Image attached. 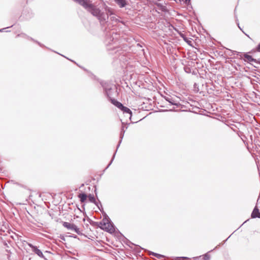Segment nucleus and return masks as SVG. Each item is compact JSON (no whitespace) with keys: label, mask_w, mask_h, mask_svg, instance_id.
<instances>
[{"label":"nucleus","mask_w":260,"mask_h":260,"mask_svg":"<svg viewBox=\"0 0 260 260\" xmlns=\"http://www.w3.org/2000/svg\"><path fill=\"white\" fill-rule=\"evenodd\" d=\"M164 257H165V256L164 255H162V254H159V253H157V256H156V257H157L158 259H160V258H163Z\"/></svg>","instance_id":"nucleus-23"},{"label":"nucleus","mask_w":260,"mask_h":260,"mask_svg":"<svg viewBox=\"0 0 260 260\" xmlns=\"http://www.w3.org/2000/svg\"><path fill=\"white\" fill-rule=\"evenodd\" d=\"M252 218H260V212L257 206H255L251 214Z\"/></svg>","instance_id":"nucleus-13"},{"label":"nucleus","mask_w":260,"mask_h":260,"mask_svg":"<svg viewBox=\"0 0 260 260\" xmlns=\"http://www.w3.org/2000/svg\"><path fill=\"white\" fill-rule=\"evenodd\" d=\"M190 1L191 0H185V3H186V4L189 5L190 4Z\"/></svg>","instance_id":"nucleus-27"},{"label":"nucleus","mask_w":260,"mask_h":260,"mask_svg":"<svg viewBox=\"0 0 260 260\" xmlns=\"http://www.w3.org/2000/svg\"><path fill=\"white\" fill-rule=\"evenodd\" d=\"M57 54H58V52H57ZM60 55H61V56H63V57H65L64 55H61V54H60Z\"/></svg>","instance_id":"nucleus-40"},{"label":"nucleus","mask_w":260,"mask_h":260,"mask_svg":"<svg viewBox=\"0 0 260 260\" xmlns=\"http://www.w3.org/2000/svg\"><path fill=\"white\" fill-rule=\"evenodd\" d=\"M103 216H104V217H103V220H102V221H101L100 222L94 221L92 220L89 218H88L87 221L89 222V223L91 225H93V226H99L100 225L106 226V222H108L109 220L110 219L109 217V216L106 214V213H104V214H103Z\"/></svg>","instance_id":"nucleus-7"},{"label":"nucleus","mask_w":260,"mask_h":260,"mask_svg":"<svg viewBox=\"0 0 260 260\" xmlns=\"http://www.w3.org/2000/svg\"><path fill=\"white\" fill-rule=\"evenodd\" d=\"M107 38L106 39V43L107 45H113L116 44V42L118 41V34L114 33V31L110 32L109 35H107Z\"/></svg>","instance_id":"nucleus-8"},{"label":"nucleus","mask_w":260,"mask_h":260,"mask_svg":"<svg viewBox=\"0 0 260 260\" xmlns=\"http://www.w3.org/2000/svg\"><path fill=\"white\" fill-rule=\"evenodd\" d=\"M94 192H95V196H97V192H96V188H95Z\"/></svg>","instance_id":"nucleus-37"},{"label":"nucleus","mask_w":260,"mask_h":260,"mask_svg":"<svg viewBox=\"0 0 260 260\" xmlns=\"http://www.w3.org/2000/svg\"><path fill=\"white\" fill-rule=\"evenodd\" d=\"M97 207L100 210V211L103 213V214H104V213H105L104 211V209H103V207L102 206V207H101L100 204H99V207Z\"/></svg>","instance_id":"nucleus-22"},{"label":"nucleus","mask_w":260,"mask_h":260,"mask_svg":"<svg viewBox=\"0 0 260 260\" xmlns=\"http://www.w3.org/2000/svg\"><path fill=\"white\" fill-rule=\"evenodd\" d=\"M243 32L247 37H248L250 39H251V38L249 37V36L246 33H245L244 31H243Z\"/></svg>","instance_id":"nucleus-30"},{"label":"nucleus","mask_w":260,"mask_h":260,"mask_svg":"<svg viewBox=\"0 0 260 260\" xmlns=\"http://www.w3.org/2000/svg\"><path fill=\"white\" fill-rule=\"evenodd\" d=\"M70 237L75 238V239L78 238L77 236L76 235H72L70 236Z\"/></svg>","instance_id":"nucleus-28"},{"label":"nucleus","mask_w":260,"mask_h":260,"mask_svg":"<svg viewBox=\"0 0 260 260\" xmlns=\"http://www.w3.org/2000/svg\"><path fill=\"white\" fill-rule=\"evenodd\" d=\"M84 186V184H81V185L80 186V188L83 187Z\"/></svg>","instance_id":"nucleus-39"},{"label":"nucleus","mask_w":260,"mask_h":260,"mask_svg":"<svg viewBox=\"0 0 260 260\" xmlns=\"http://www.w3.org/2000/svg\"><path fill=\"white\" fill-rule=\"evenodd\" d=\"M34 13L31 10L29 9H23L20 18L24 20H29L34 17Z\"/></svg>","instance_id":"nucleus-10"},{"label":"nucleus","mask_w":260,"mask_h":260,"mask_svg":"<svg viewBox=\"0 0 260 260\" xmlns=\"http://www.w3.org/2000/svg\"><path fill=\"white\" fill-rule=\"evenodd\" d=\"M17 37H25L31 41H32L33 42L37 43L40 47H44V45L41 44L40 42L37 41V40H35V39H34L33 38H32L31 37H30L28 36H27L26 35L24 34H18L17 35Z\"/></svg>","instance_id":"nucleus-14"},{"label":"nucleus","mask_w":260,"mask_h":260,"mask_svg":"<svg viewBox=\"0 0 260 260\" xmlns=\"http://www.w3.org/2000/svg\"><path fill=\"white\" fill-rule=\"evenodd\" d=\"M165 100L170 103V105H174L178 107L180 105L179 102L175 100L171 95L164 96Z\"/></svg>","instance_id":"nucleus-12"},{"label":"nucleus","mask_w":260,"mask_h":260,"mask_svg":"<svg viewBox=\"0 0 260 260\" xmlns=\"http://www.w3.org/2000/svg\"><path fill=\"white\" fill-rule=\"evenodd\" d=\"M78 197L80 199V201L81 203L85 202L88 197V200L90 203L94 204L97 207H99V204H100L102 207V203L101 201L99 199H98V201H96L93 194L90 193L88 195H87L85 192H82L78 195Z\"/></svg>","instance_id":"nucleus-3"},{"label":"nucleus","mask_w":260,"mask_h":260,"mask_svg":"<svg viewBox=\"0 0 260 260\" xmlns=\"http://www.w3.org/2000/svg\"><path fill=\"white\" fill-rule=\"evenodd\" d=\"M116 48H116V46H114V47H113V48H108V49H109V50H111H111H115V49H116Z\"/></svg>","instance_id":"nucleus-31"},{"label":"nucleus","mask_w":260,"mask_h":260,"mask_svg":"<svg viewBox=\"0 0 260 260\" xmlns=\"http://www.w3.org/2000/svg\"><path fill=\"white\" fill-rule=\"evenodd\" d=\"M100 84L103 89L104 95L112 103V100H115L112 96L117 94V88L116 86L109 82L102 80L100 81Z\"/></svg>","instance_id":"nucleus-2"},{"label":"nucleus","mask_w":260,"mask_h":260,"mask_svg":"<svg viewBox=\"0 0 260 260\" xmlns=\"http://www.w3.org/2000/svg\"><path fill=\"white\" fill-rule=\"evenodd\" d=\"M27 245L28 246L31 248V250L33 252H34L36 254H37L38 256L41 258H43L45 260H48L44 255L42 251L38 248L37 246H35L31 243H28Z\"/></svg>","instance_id":"nucleus-9"},{"label":"nucleus","mask_w":260,"mask_h":260,"mask_svg":"<svg viewBox=\"0 0 260 260\" xmlns=\"http://www.w3.org/2000/svg\"><path fill=\"white\" fill-rule=\"evenodd\" d=\"M120 8H123L127 5L126 0H114Z\"/></svg>","instance_id":"nucleus-16"},{"label":"nucleus","mask_w":260,"mask_h":260,"mask_svg":"<svg viewBox=\"0 0 260 260\" xmlns=\"http://www.w3.org/2000/svg\"><path fill=\"white\" fill-rule=\"evenodd\" d=\"M188 257L185 256H179L175 258L176 260H188Z\"/></svg>","instance_id":"nucleus-20"},{"label":"nucleus","mask_w":260,"mask_h":260,"mask_svg":"<svg viewBox=\"0 0 260 260\" xmlns=\"http://www.w3.org/2000/svg\"><path fill=\"white\" fill-rule=\"evenodd\" d=\"M193 86H194V87L197 86V83H195L194 84V85H193Z\"/></svg>","instance_id":"nucleus-41"},{"label":"nucleus","mask_w":260,"mask_h":260,"mask_svg":"<svg viewBox=\"0 0 260 260\" xmlns=\"http://www.w3.org/2000/svg\"><path fill=\"white\" fill-rule=\"evenodd\" d=\"M73 231H74L75 233H76L79 235H82V233L80 232V229L76 225L73 229Z\"/></svg>","instance_id":"nucleus-18"},{"label":"nucleus","mask_w":260,"mask_h":260,"mask_svg":"<svg viewBox=\"0 0 260 260\" xmlns=\"http://www.w3.org/2000/svg\"><path fill=\"white\" fill-rule=\"evenodd\" d=\"M210 256L208 253H206L203 255L204 260H210Z\"/></svg>","instance_id":"nucleus-21"},{"label":"nucleus","mask_w":260,"mask_h":260,"mask_svg":"<svg viewBox=\"0 0 260 260\" xmlns=\"http://www.w3.org/2000/svg\"><path fill=\"white\" fill-rule=\"evenodd\" d=\"M106 225H107V226H105V229H103L106 232L112 233L115 231L116 227L111 219H109V221L106 222Z\"/></svg>","instance_id":"nucleus-11"},{"label":"nucleus","mask_w":260,"mask_h":260,"mask_svg":"<svg viewBox=\"0 0 260 260\" xmlns=\"http://www.w3.org/2000/svg\"><path fill=\"white\" fill-rule=\"evenodd\" d=\"M6 29V28L0 29V32L4 31V29Z\"/></svg>","instance_id":"nucleus-36"},{"label":"nucleus","mask_w":260,"mask_h":260,"mask_svg":"<svg viewBox=\"0 0 260 260\" xmlns=\"http://www.w3.org/2000/svg\"><path fill=\"white\" fill-rule=\"evenodd\" d=\"M230 236H229V237H228V238L225 240V241H226V240H227L229 238H230Z\"/></svg>","instance_id":"nucleus-42"},{"label":"nucleus","mask_w":260,"mask_h":260,"mask_svg":"<svg viewBox=\"0 0 260 260\" xmlns=\"http://www.w3.org/2000/svg\"><path fill=\"white\" fill-rule=\"evenodd\" d=\"M235 54L239 56L240 58H242L244 57V60L248 62H254L255 63L260 64V58L258 59L254 58L251 55H249L248 53H243L238 51H234Z\"/></svg>","instance_id":"nucleus-4"},{"label":"nucleus","mask_w":260,"mask_h":260,"mask_svg":"<svg viewBox=\"0 0 260 260\" xmlns=\"http://www.w3.org/2000/svg\"><path fill=\"white\" fill-rule=\"evenodd\" d=\"M236 23H237V25H238V27L239 28V29L243 32V30L242 29V27H241L240 26L238 20L237 19L236 20Z\"/></svg>","instance_id":"nucleus-24"},{"label":"nucleus","mask_w":260,"mask_h":260,"mask_svg":"<svg viewBox=\"0 0 260 260\" xmlns=\"http://www.w3.org/2000/svg\"><path fill=\"white\" fill-rule=\"evenodd\" d=\"M200 257H201V256H197V257H193V258H194L195 259H199Z\"/></svg>","instance_id":"nucleus-34"},{"label":"nucleus","mask_w":260,"mask_h":260,"mask_svg":"<svg viewBox=\"0 0 260 260\" xmlns=\"http://www.w3.org/2000/svg\"><path fill=\"white\" fill-rule=\"evenodd\" d=\"M162 11H166V8L165 6H162V8L161 9Z\"/></svg>","instance_id":"nucleus-32"},{"label":"nucleus","mask_w":260,"mask_h":260,"mask_svg":"<svg viewBox=\"0 0 260 260\" xmlns=\"http://www.w3.org/2000/svg\"><path fill=\"white\" fill-rule=\"evenodd\" d=\"M13 27V25H11L10 27H8L7 28H9V27Z\"/></svg>","instance_id":"nucleus-43"},{"label":"nucleus","mask_w":260,"mask_h":260,"mask_svg":"<svg viewBox=\"0 0 260 260\" xmlns=\"http://www.w3.org/2000/svg\"><path fill=\"white\" fill-rule=\"evenodd\" d=\"M66 58H67L68 59H69V60H71V61L75 62L76 64H77L78 65V64H77L76 62H75L74 61H73V60L70 59L69 58H67V57H66Z\"/></svg>","instance_id":"nucleus-35"},{"label":"nucleus","mask_w":260,"mask_h":260,"mask_svg":"<svg viewBox=\"0 0 260 260\" xmlns=\"http://www.w3.org/2000/svg\"><path fill=\"white\" fill-rule=\"evenodd\" d=\"M180 36L183 39V40L188 45H191V41L189 40L188 38H187L185 35L182 34L181 32H179Z\"/></svg>","instance_id":"nucleus-17"},{"label":"nucleus","mask_w":260,"mask_h":260,"mask_svg":"<svg viewBox=\"0 0 260 260\" xmlns=\"http://www.w3.org/2000/svg\"><path fill=\"white\" fill-rule=\"evenodd\" d=\"M122 126L121 127V131H120V140H119V141L118 142V144H117L116 150L115 152H114V154H113V155L112 156V159L111 160L110 162H109V164H108L107 167L106 168V169L108 168L109 167V166L112 164V162H113V160H114V159L115 158V156L116 152L117 151V149L119 148V147L120 146V144H121V143L122 142V140L123 139V138L124 137V133H125V129H124L125 126L124 125V123L123 122H122ZM125 128L126 129L127 128V126H125Z\"/></svg>","instance_id":"nucleus-6"},{"label":"nucleus","mask_w":260,"mask_h":260,"mask_svg":"<svg viewBox=\"0 0 260 260\" xmlns=\"http://www.w3.org/2000/svg\"><path fill=\"white\" fill-rule=\"evenodd\" d=\"M45 253H48V254H50V253H51V252H49V251H45Z\"/></svg>","instance_id":"nucleus-38"},{"label":"nucleus","mask_w":260,"mask_h":260,"mask_svg":"<svg viewBox=\"0 0 260 260\" xmlns=\"http://www.w3.org/2000/svg\"><path fill=\"white\" fill-rule=\"evenodd\" d=\"M149 254L151 255H153V256H154L156 257L157 256V253H155V252H154L150 251Z\"/></svg>","instance_id":"nucleus-25"},{"label":"nucleus","mask_w":260,"mask_h":260,"mask_svg":"<svg viewBox=\"0 0 260 260\" xmlns=\"http://www.w3.org/2000/svg\"><path fill=\"white\" fill-rule=\"evenodd\" d=\"M62 225L64 228L71 231H73V229L75 226V224L74 223L68 222H63Z\"/></svg>","instance_id":"nucleus-15"},{"label":"nucleus","mask_w":260,"mask_h":260,"mask_svg":"<svg viewBox=\"0 0 260 260\" xmlns=\"http://www.w3.org/2000/svg\"><path fill=\"white\" fill-rule=\"evenodd\" d=\"M60 238L63 241H66L65 238L63 236H60Z\"/></svg>","instance_id":"nucleus-29"},{"label":"nucleus","mask_w":260,"mask_h":260,"mask_svg":"<svg viewBox=\"0 0 260 260\" xmlns=\"http://www.w3.org/2000/svg\"><path fill=\"white\" fill-rule=\"evenodd\" d=\"M184 70L186 73H190L191 72V69L189 67H184Z\"/></svg>","instance_id":"nucleus-19"},{"label":"nucleus","mask_w":260,"mask_h":260,"mask_svg":"<svg viewBox=\"0 0 260 260\" xmlns=\"http://www.w3.org/2000/svg\"><path fill=\"white\" fill-rule=\"evenodd\" d=\"M256 48L257 51H260V43L257 45Z\"/></svg>","instance_id":"nucleus-26"},{"label":"nucleus","mask_w":260,"mask_h":260,"mask_svg":"<svg viewBox=\"0 0 260 260\" xmlns=\"http://www.w3.org/2000/svg\"><path fill=\"white\" fill-rule=\"evenodd\" d=\"M192 73V74L193 75H196L197 74L196 72L195 71H193L192 72H191Z\"/></svg>","instance_id":"nucleus-33"},{"label":"nucleus","mask_w":260,"mask_h":260,"mask_svg":"<svg viewBox=\"0 0 260 260\" xmlns=\"http://www.w3.org/2000/svg\"><path fill=\"white\" fill-rule=\"evenodd\" d=\"M112 104L122 111L123 113L129 114V118H131L132 116V111L129 108L124 106L121 103L118 101L117 100H112Z\"/></svg>","instance_id":"nucleus-5"},{"label":"nucleus","mask_w":260,"mask_h":260,"mask_svg":"<svg viewBox=\"0 0 260 260\" xmlns=\"http://www.w3.org/2000/svg\"><path fill=\"white\" fill-rule=\"evenodd\" d=\"M82 6L88 12L95 17L101 23L107 22L109 16L114 14L112 8L106 6L105 12H102L96 6L94 5L90 0H73Z\"/></svg>","instance_id":"nucleus-1"}]
</instances>
